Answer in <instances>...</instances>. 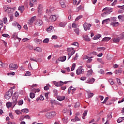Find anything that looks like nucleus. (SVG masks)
<instances>
[{
    "label": "nucleus",
    "mask_w": 124,
    "mask_h": 124,
    "mask_svg": "<svg viewBox=\"0 0 124 124\" xmlns=\"http://www.w3.org/2000/svg\"><path fill=\"white\" fill-rule=\"evenodd\" d=\"M84 39H85L86 41H90V39L89 38L88 35H85L84 37Z\"/></svg>",
    "instance_id": "ea45409f"
},
{
    "label": "nucleus",
    "mask_w": 124,
    "mask_h": 124,
    "mask_svg": "<svg viewBox=\"0 0 124 124\" xmlns=\"http://www.w3.org/2000/svg\"><path fill=\"white\" fill-rule=\"evenodd\" d=\"M75 66H76L75 63H73L72 67L71 68V71H73V70L75 69Z\"/></svg>",
    "instance_id": "49530a36"
},
{
    "label": "nucleus",
    "mask_w": 124,
    "mask_h": 124,
    "mask_svg": "<svg viewBox=\"0 0 124 124\" xmlns=\"http://www.w3.org/2000/svg\"><path fill=\"white\" fill-rule=\"evenodd\" d=\"M101 37V34H98L94 36L93 38V40H96L97 39H99Z\"/></svg>",
    "instance_id": "f3484780"
},
{
    "label": "nucleus",
    "mask_w": 124,
    "mask_h": 124,
    "mask_svg": "<svg viewBox=\"0 0 124 124\" xmlns=\"http://www.w3.org/2000/svg\"><path fill=\"white\" fill-rule=\"evenodd\" d=\"M116 74H119V73H122L123 72V70L120 69L115 71Z\"/></svg>",
    "instance_id": "c9c22d12"
},
{
    "label": "nucleus",
    "mask_w": 124,
    "mask_h": 124,
    "mask_svg": "<svg viewBox=\"0 0 124 124\" xmlns=\"http://www.w3.org/2000/svg\"><path fill=\"white\" fill-rule=\"evenodd\" d=\"M2 36H3V37H7V38H9V37H10V36H9V35H8V34H3L2 35Z\"/></svg>",
    "instance_id": "8fccbe9b"
},
{
    "label": "nucleus",
    "mask_w": 124,
    "mask_h": 124,
    "mask_svg": "<svg viewBox=\"0 0 124 124\" xmlns=\"http://www.w3.org/2000/svg\"><path fill=\"white\" fill-rule=\"evenodd\" d=\"M24 119H27L28 120H31V117L29 115H25L24 117Z\"/></svg>",
    "instance_id": "13d9d810"
},
{
    "label": "nucleus",
    "mask_w": 124,
    "mask_h": 124,
    "mask_svg": "<svg viewBox=\"0 0 124 124\" xmlns=\"http://www.w3.org/2000/svg\"><path fill=\"white\" fill-rule=\"evenodd\" d=\"M22 104H24V101H23V100H19L18 102V105L20 106Z\"/></svg>",
    "instance_id": "603ef678"
},
{
    "label": "nucleus",
    "mask_w": 124,
    "mask_h": 124,
    "mask_svg": "<svg viewBox=\"0 0 124 124\" xmlns=\"http://www.w3.org/2000/svg\"><path fill=\"white\" fill-rule=\"evenodd\" d=\"M54 85L56 87H62V86H63V82L60 81L59 82H55Z\"/></svg>",
    "instance_id": "1a4fd4ad"
},
{
    "label": "nucleus",
    "mask_w": 124,
    "mask_h": 124,
    "mask_svg": "<svg viewBox=\"0 0 124 124\" xmlns=\"http://www.w3.org/2000/svg\"><path fill=\"white\" fill-rule=\"evenodd\" d=\"M74 31L75 32H76V33H77V34L78 35L79 34V28H76L74 30Z\"/></svg>",
    "instance_id": "79ce46f5"
},
{
    "label": "nucleus",
    "mask_w": 124,
    "mask_h": 124,
    "mask_svg": "<svg viewBox=\"0 0 124 124\" xmlns=\"http://www.w3.org/2000/svg\"><path fill=\"white\" fill-rule=\"evenodd\" d=\"M66 22H62L60 23L59 26L61 27H65V26H66Z\"/></svg>",
    "instance_id": "5701e85b"
},
{
    "label": "nucleus",
    "mask_w": 124,
    "mask_h": 124,
    "mask_svg": "<svg viewBox=\"0 0 124 124\" xmlns=\"http://www.w3.org/2000/svg\"><path fill=\"white\" fill-rule=\"evenodd\" d=\"M93 93H90L88 94V98H91V97H93Z\"/></svg>",
    "instance_id": "864d4df0"
},
{
    "label": "nucleus",
    "mask_w": 124,
    "mask_h": 124,
    "mask_svg": "<svg viewBox=\"0 0 124 124\" xmlns=\"http://www.w3.org/2000/svg\"><path fill=\"white\" fill-rule=\"evenodd\" d=\"M91 24L85 22L83 25L84 31H90V29H91Z\"/></svg>",
    "instance_id": "39448f33"
},
{
    "label": "nucleus",
    "mask_w": 124,
    "mask_h": 124,
    "mask_svg": "<svg viewBox=\"0 0 124 124\" xmlns=\"http://www.w3.org/2000/svg\"><path fill=\"white\" fill-rule=\"evenodd\" d=\"M82 17L83 16H78L77 17V18L75 19V21H79V20H80V19H82Z\"/></svg>",
    "instance_id": "a19ab883"
},
{
    "label": "nucleus",
    "mask_w": 124,
    "mask_h": 124,
    "mask_svg": "<svg viewBox=\"0 0 124 124\" xmlns=\"http://www.w3.org/2000/svg\"><path fill=\"white\" fill-rule=\"evenodd\" d=\"M111 39V37H105L104 38L102 41H106V42H107V41H109V40H110Z\"/></svg>",
    "instance_id": "bb28decb"
},
{
    "label": "nucleus",
    "mask_w": 124,
    "mask_h": 124,
    "mask_svg": "<svg viewBox=\"0 0 124 124\" xmlns=\"http://www.w3.org/2000/svg\"><path fill=\"white\" fill-rule=\"evenodd\" d=\"M35 41L36 43H37V44H40L42 42L41 40H39L38 39H36L35 40Z\"/></svg>",
    "instance_id": "58836bf2"
},
{
    "label": "nucleus",
    "mask_w": 124,
    "mask_h": 124,
    "mask_svg": "<svg viewBox=\"0 0 124 124\" xmlns=\"http://www.w3.org/2000/svg\"><path fill=\"white\" fill-rule=\"evenodd\" d=\"M108 22H110V19L108 18L105 20H103L102 21V24H105V23H108Z\"/></svg>",
    "instance_id": "f704fd0d"
},
{
    "label": "nucleus",
    "mask_w": 124,
    "mask_h": 124,
    "mask_svg": "<svg viewBox=\"0 0 124 124\" xmlns=\"http://www.w3.org/2000/svg\"><path fill=\"white\" fill-rule=\"evenodd\" d=\"M44 99V97H43V96L42 95H41L40 96V97H38L36 99V101L37 102H38V101H39V100H43Z\"/></svg>",
    "instance_id": "aec40b11"
},
{
    "label": "nucleus",
    "mask_w": 124,
    "mask_h": 124,
    "mask_svg": "<svg viewBox=\"0 0 124 124\" xmlns=\"http://www.w3.org/2000/svg\"><path fill=\"white\" fill-rule=\"evenodd\" d=\"M4 9H5V12H7V13H11V12H13L15 9L14 8H11V7L6 6L4 7Z\"/></svg>",
    "instance_id": "20e7f679"
},
{
    "label": "nucleus",
    "mask_w": 124,
    "mask_h": 124,
    "mask_svg": "<svg viewBox=\"0 0 124 124\" xmlns=\"http://www.w3.org/2000/svg\"><path fill=\"white\" fill-rule=\"evenodd\" d=\"M74 50V48L73 47H69L67 49V51H68L69 53L73 52Z\"/></svg>",
    "instance_id": "393cba45"
},
{
    "label": "nucleus",
    "mask_w": 124,
    "mask_h": 124,
    "mask_svg": "<svg viewBox=\"0 0 124 124\" xmlns=\"http://www.w3.org/2000/svg\"><path fill=\"white\" fill-rule=\"evenodd\" d=\"M80 80L81 81H85L86 80H87V77H82L81 78H80Z\"/></svg>",
    "instance_id": "4d7b16f0"
},
{
    "label": "nucleus",
    "mask_w": 124,
    "mask_h": 124,
    "mask_svg": "<svg viewBox=\"0 0 124 124\" xmlns=\"http://www.w3.org/2000/svg\"><path fill=\"white\" fill-rule=\"evenodd\" d=\"M34 51H37V52H39L40 53L42 52V48L39 47H37L36 48L34 49Z\"/></svg>",
    "instance_id": "a878e982"
},
{
    "label": "nucleus",
    "mask_w": 124,
    "mask_h": 124,
    "mask_svg": "<svg viewBox=\"0 0 124 124\" xmlns=\"http://www.w3.org/2000/svg\"><path fill=\"white\" fill-rule=\"evenodd\" d=\"M55 116H56V112L54 111L47 112L46 114V117L47 118V119H52V118H54Z\"/></svg>",
    "instance_id": "f03ea898"
},
{
    "label": "nucleus",
    "mask_w": 124,
    "mask_h": 124,
    "mask_svg": "<svg viewBox=\"0 0 124 124\" xmlns=\"http://www.w3.org/2000/svg\"><path fill=\"white\" fill-rule=\"evenodd\" d=\"M43 24V22H42V20H40V19H38L35 21V25H36V26H42Z\"/></svg>",
    "instance_id": "9d476101"
},
{
    "label": "nucleus",
    "mask_w": 124,
    "mask_h": 124,
    "mask_svg": "<svg viewBox=\"0 0 124 124\" xmlns=\"http://www.w3.org/2000/svg\"><path fill=\"white\" fill-rule=\"evenodd\" d=\"M73 89V87L72 86H70L69 89H68V93H71V91H72L73 93V92H75V91H76V89Z\"/></svg>",
    "instance_id": "6ab92c4d"
},
{
    "label": "nucleus",
    "mask_w": 124,
    "mask_h": 124,
    "mask_svg": "<svg viewBox=\"0 0 124 124\" xmlns=\"http://www.w3.org/2000/svg\"><path fill=\"white\" fill-rule=\"evenodd\" d=\"M108 82L110 84V85H114V81H113V79H109Z\"/></svg>",
    "instance_id": "5fc2aeb1"
},
{
    "label": "nucleus",
    "mask_w": 124,
    "mask_h": 124,
    "mask_svg": "<svg viewBox=\"0 0 124 124\" xmlns=\"http://www.w3.org/2000/svg\"><path fill=\"white\" fill-rule=\"evenodd\" d=\"M50 87L51 86L50 85V84H47L44 87V89L45 90V91H48V90L50 89Z\"/></svg>",
    "instance_id": "b1692460"
},
{
    "label": "nucleus",
    "mask_w": 124,
    "mask_h": 124,
    "mask_svg": "<svg viewBox=\"0 0 124 124\" xmlns=\"http://www.w3.org/2000/svg\"><path fill=\"white\" fill-rule=\"evenodd\" d=\"M6 105L8 108H10V107H11V106H12L13 105H12V103L11 102H7L6 104Z\"/></svg>",
    "instance_id": "7c9ffc66"
},
{
    "label": "nucleus",
    "mask_w": 124,
    "mask_h": 124,
    "mask_svg": "<svg viewBox=\"0 0 124 124\" xmlns=\"http://www.w3.org/2000/svg\"><path fill=\"white\" fill-rule=\"evenodd\" d=\"M80 107V102H77L76 103L75 105L74 106V108H78Z\"/></svg>",
    "instance_id": "2f4dec72"
},
{
    "label": "nucleus",
    "mask_w": 124,
    "mask_h": 124,
    "mask_svg": "<svg viewBox=\"0 0 124 124\" xmlns=\"http://www.w3.org/2000/svg\"><path fill=\"white\" fill-rule=\"evenodd\" d=\"M35 18H36V16H33L28 21V24L30 25V26H31L32 24H33V22H34V20H35Z\"/></svg>",
    "instance_id": "6e6552de"
},
{
    "label": "nucleus",
    "mask_w": 124,
    "mask_h": 124,
    "mask_svg": "<svg viewBox=\"0 0 124 124\" xmlns=\"http://www.w3.org/2000/svg\"><path fill=\"white\" fill-rule=\"evenodd\" d=\"M53 93L54 96H57L58 95V90L56 89L53 90Z\"/></svg>",
    "instance_id": "4c0bfd02"
},
{
    "label": "nucleus",
    "mask_w": 124,
    "mask_h": 124,
    "mask_svg": "<svg viewBox=\"0 0 124 124\" xmlns=\"http://www.w3.org/2000/svg\"><path fill=\"white\" fill-rule=\"evenodd\" d=\"M85 70L83 69V66H79L77 69L76 71V73L77 75H81V74H83Z\"/></svg>",
    "instance_id": "7ed1b4c3"
},
{
    "label": "nucleus",
    "mask_w": 124,
    "mask_h": 124,
    "mask_svg": "<svg viewBox=\"0 0 124 124\" xmlns=\"http://www.w3.org/2000/svg\"><path fill=\"white\" fill-rule=\"evenodd\" d=\"M60 3L62 8H65L66 7V5H65V1L61 0Z\"/></svg>",
    "instance_id": "f8f14e48"
},
{
    "label": "nucleus",
    "mask_w": 124,
    "mask_h": 124,
    "mask_svg": "<svg viewBox=\"0 0 124 124\" xmlns=\"http://www.w3.org/2000/svg\"><path fill=\"white\" fill-rule=\"evenodd\" d=\"M3 20L4 24H6V23H7V18L4 17Z\"/></svg>",
    "instance_id": "69168bd1"
},
{
    "label": "nucleus",
    "mask_w": 124,
    "mask_h": 124,
    "mask_svg": "<svg viewBox=\"0 0 124 124\" xmlns=\"http://www.w3.org/2000/svg\"><path fill=\"white\" fill-rule=\"evenodd\" d=\"M117 83H118L119 85H122V82H121V79L120 78H116Z\"/></svg>",
    "instance_id": "052dcab7"
},
{
    "label": "nucleus",
    "mask_w": 124,
    "mask_h": 124,
    "mask_svg": "<svg viewBox=\"0 0 124 124\" xmlns=\"http://www.w3.org/2000/svg\"><path fill=\"white\" fill-rule=\"evenodd\" d=\"M75 52H76V51H73L71 53H68V60H69V59H70V58H71V56H73V55H74V54H75Z\"/></svg>",
    "instance_id": "4be33fe9"
},
{
    "label": "nucleus",
    "mask_w": 124,
    "mask_h": 124,
    "mask_svg": "<svg viewBox=\"0 0 124 124\" xmlns=\"http://www.w3.org/2000/svg\"><path fill=\"white\" fill-rule=\"evenodd\" d=\"M21 111L23 113H29V112H30V110H29V109L28 108L23 109Z\"/></svg>",
    "instance_id": "473e14b6"
},
{
    "label": "nucleus",
    "mask_w": 124,
    "mask_h": 124,
    "mask_svg": "<svg viewBox=\"0 0 124 124\" xmlns=\"http://www.w3.org/2000/svg\"><path fill=\"white\" fill-rule=\"evenodd\" d=\"M109 99V97H107L104 99V100L102 102L103 104H104V103H106V101Z\"/></svg>",
    "instance_id": "c03bdc74"
},
{
    "label": "nucleus",
    "mask_w": 124,
    "mask_h": 124,
    "mask_svg": "<svg viewBox=\"0 0 124 124\" xmlns=\"http://www.w3.org/2000/svg\"><path fill=\"white\" fill-rule=\"evenodd\" d=\"M123 122V118L122 117H119V119L117 120V122L118 123H122Z\"/></svg>",
    "instance_id": "3c124183"
},
{
    "label": "nucleus",
    "mask_w": 124,
    "mask_h": 124,
    "mask_svg": "<svg viewBox=\"0 0 124 124\" xmlns=\"http://www.w3.org/2000/svg\"><path fill=\"white\" fill-rule=\"evenodd\" d=\"M103 11H105L102 13L101 16L102 17H106L107 15L110 14L112 11V9H110L108 7H106L103 9Z\"/></svg>",
    "instance_id": "f257e3e1"
},
{
    "label": "nucleus",
    "mask_w": 124,
    "mask_h": 124,
    "mask_svg": "<svg viewBox=\"0 0 124 124\" xmlns=\"http://www.w3.org/2000/svg\"><path fill=\"white\" fill-rule=\"evenodd\" d=\"M110 25L113 26V27H118V26H119V22H117L116 21H114L113 19H112Z\"/></svg>",
    "instance_id": "9b49d317"
},
{
    "label": "nucleus",
    "mask_w": 124,
    "mask_h": 124,
    "mask_svg": "<svg viewBox=\"0 0 124 124\" xmlns=\"http://www.w3.org/2000/svg\"><path fill=\"white\" fill-rule=\"evenodd\" d=\"M9 68L11 70H15V69H17L18 68V65H17V64L11 63L9 65Z\"/></svg>",
    "instance_id": "423d86ee"
},
{
    "label": "nucleus",
    "mask_w": 124,
    "mask_h": 124,
    "mask_svg": "<svg viewBox=\"0 0 124 124\" xmlns=\"http://www.w3.org/2000/svg\"><path fill=\"white\" fill-rule=\"evenodd\" d=\"M81 9H82V6L80 5L77 8L76 11H77V12H78V11L81 10Z\"/></svg>",
    "instance_id": "0e129e2a"
},
{
    "label": "nucleus",
    "mask_w": 124,
    "mask_h": 124,
    "mask_svg": "<svg viewBox=\"0 0 124 124\" xmlns=\"http://www.w3.org/2000/svg\"><path fill=\"white\" fill-rule=\"evenodd\" d=\"M30 97L32 99L34 98L35 97V94L33 93H30Z\"/></svg>",
    "instance_id": "c756f323"
},
{
    "label": "nucleus",
    "mask_w": 124,
    "mask_h": 124,
    "mask_svg": "<svg viewBox=\"0 0 124 124\" xmlns=\"http://www.w3.org/2000/svg\"><path fill=\"white\" fill-rule=\"evenodd\" d=\"M118 19H119V20H123V19H124V16L122 15H120V16H118Z\"/></svg>",
    "instance_id": "680f3d73"
},
{
    "label": "nucleus",
    "mask_w": 124,
    "mask_h": 124,
    "mask_svg": "<svg viewBox=\"0 0 124 124\" xmlns=\"http://www.w3.org/2000/svg\"><path fill=\"white\" fill-rule=\"evenodd\" d=\"M12 92L9 91L8 92H6L4 95V97L6 99H9L11 96H12Z\"/></svg>",
    "instance_id": "0eeeda50"
},
{
    "label": "nucleus",
    "mask_w": 124,
    "mask_h": 124,
    "mask_svg": "<svg viewBox=\"0 0 124 124\" xmlns=\"http://www.w3.org/2000/svg\"><path fill=\"white\" fill-rule=\"evenodd\" d=\"M106 49L105 47H98V51H101V50H103V51H104Z\"/></svg>",
    "instance_id": "e2e57ef3"
},
{
    "label": "nucleus",
    "mask_w": 124,
    "mask_h": 124,
    "mask_svg": "<svg viewBox=\"0 0 124 124\" xmlns=\"http://www.w3.org/2000/svg\"><path fill=\"white\" fill-rule=\"evenodd\" d=\"M49 42V39L46 38L43 40V43H48Z\"/></svg>",
    "instance_id": "09e8293b"
},
{
    "label": "nucleus",
    "mask_w": 124,
    "mask_h": 124,
    "mask_svg": "<svg viewBox=\"0 0 124 124\" xmlns=\"http://www.w3.org/2000/svg\"><path fill=\"white\" fill-rule=\"evenodd\" d=\"M66 60V56H65L61 57L58 59V60L60 62H65Z\"/></svg>",
    "instance_id": "2eb2a0df"
},
{
    "label": "nucleus",
    "mask_w": 124,
    "mask_h": 124,
    "mask_svg": "<svg viewBox=\"0 0 124 124\" xmlns=\"http://www.w3.org/2000/svg\"><path fill=\"white\" fill-rule=\"evenodd\" d=\"M49 20H50L51 22H55V21L57 20V16L56 15H52L50 16Z\"/></svg>",
    "instance_id": "ddd939ff"
},
{
    "label": "nucleus",
    "mask_w": 124,
    "mask_h": 124,
    "mask_svg": "<svg viewBox=\"0 0 124 124\" xmlns=\"http://www.w3.org/2000/svg\"><path fill=\"white\" fill-rule=\"evenodd\" d=\"M93 74V70H89L88 71L87 76H90Z\"/></svg>",
    "instance_id": "72a5a7b5"
},
{
    "label": "nucleus",
    "mask_w": 124,
    "mask_h": 124,
    "mask_svg": "<svg viewBox=\"0 0 124 124\" xmlns=\"http://www.w3.org/2000/svg\"><path fill=\"white\" fill-rule=\"evenodd\" d=\"M95 80V79H94V78H90L89 80H87L86 81V83H87L88 84H89L90 83H93V82H94Z\"/></svg>",
    "instance_id": "412c9836"
},
{
    "label": "nucleus",
    "mask_w": 124,
    "mask_h": 124,
    "mask_svg": "<svg viewBox=\"0 0 124 124\" xmlns=\"http://www.w3.org/2000/svg\"><path fill=\"white\" fill-rule=\"evenodd\" d=\"M24 6H20L18 7V10L21 11V13L24 12Z\"/></svg>",
    "instance_id": "cd10ccee"
},
{
    "label": "nucleus",
    "mask_w": 124,
    "mask_h": 124,
    "mask_svg": "<svg viewBox=\"0 0 124 124\" xmlns=\"http://www.w3.org/2000/svg\"><path fill=\"white\" fill-rule=\"evenodd\" d=\"M78 26V25H77V24H76V23H73L72 24V28H77Z\"/></svg>",
    "instance_id": "bf43d9fd"
},
{
    "label": "nucleus",
    "mask_w": 124,
    "mask_h": 124,
    "mask_svg": "<svg viewBox=\"0 0 124 124\" xmlns=\"http://www.w3.org/2000/svg\"><path fill=\"white\" fill-rule=\"evenodd\" d=\"M120 39H124V32L120 35Z\"/></svg>",
    "instance_id": "338daca9"
},
{
    "label": "nucleus",
    "mask_w": 124,
    "mask_h": 124,
    "mask_svg": "<svg viewBox=\"0 0 124 124\" xmlns=\"http://www.w3.org/2000/svg\"><path fill=\"white\" fill-rule=\"evenodd\" d=\"M62 121L64 124H67V117H64L63 118Z\"/></svg>",
    "instance_id": "37998d69"
},
{
    "label": "nucleus",
    "mask_w": 124,
    "mask_h": 124,
    "mask_svg": "<svg viewBox=\"0 0 124 124\" xmlns=\"http://www.w3.org/2000/svg\"><path fill=\"white\" fill-rule=\"evenodd\" d=\"M52 30H53V26H51L49 28H47L46 31L50 32Z\"/></svg>",
    "instance_id": "e433bc0d"
},
{
    "label": "nucleus",
    "mask_w": 124,
    "mask_h": 124,
    "mask_svg": "<svg viewBox=\"0 0 124 124\" xmlns=\"http://www.w3.org/2000/svg\"><path fill=\"white\" fill-rule=\"evenodd\" d=\"M38 11H41L42 10V5L40 4L38 6Z\"/></svg>",
    "instance_id": "a18cd8bd"
},
{
    "label": "nucleus",
    "mask_w": 124,
    "mask_h": 124,
    "mask_svg": "<svg viewBox=\"0 0 124 124\" xmlns=\"http://www.w3.org/2000/svg\"><path fill=\"white\" fill-rule=\"evenodd\" d=\"M65 99V96H58L57 97V100L59 101H62V100H64Z\"/></svg>",
    "instance_id": "dca6fc26"
},
{
    "label": "nucleus",
    "mask_w": 124,
    "mask_h": 124,
    "mask_svg": "<svg viewBox=\"0 0 124 124\" xmlns=\"http://www.w3.org/2000/svg\"><path fill=\"white\" fill-rule=\"evenodd\" d=\"M49 93H50V92H47V93H45V96H46V99H49L48 95H49Z\"/></svg>",
    "instance_id": "de8ad7c7"
},
{
    "label": "nucleus",
    "mask_w": 124,
    "mask_h": 124,
    "mask_svg": "<svg viewBox=\"0 0 124 124\" xmlns=\"http://www.w3.org/2000/svg\"><path fill=\"white\" fill-rule=\"evenodd\" d=\"M87 114H88V110H84L82 114V119H83V120H85V119H86V116H87Z\"/></svg>",
    "instance_id": "a211bd4d"
},
{
    "label": "nucleus",
    "mask_w": 124,
    "mask_h": 124,
    "mask_svg": "<svg viewBox=\"0 0 124 124\" xmlns=\"http://www.w3.org/2000/svg\"><path fill=\"white\" fill-rule=\"evenodd\" d=\"M62 112L64 114H65L68 113V110H67V108H64Z\"/></svg>",
    "instance_id": "6e6d98bb"
},
{
    "label": "nucleus",
    "mask_w": 124,
    "mask_h": 124,
    "mask_svg": "<svg viewBox=\"0 0 124 124\" xmlns=\"http://www.w3.org/2000/svg\"><path fill=\"white\" fill-rule=\"evenodd\" d=\"M17 104V98L16 97H14L12 99V104L14 105V107Z\"/></svg>",
    "instance_id": "4468645a"
},
{
    "label": "nucleus",
    "mask_w": 124,
    "mask_h": 124,
    "mask_svg": "<svg viewBox=\"0 0 124 124\" xmlns=\"http://www.w3.org/2000/svg\"><path fill=\"white\" fill-rule=\"evenodd\" d=\"M113 41L114 43H118V42H120V39L119 38H114Z\"/></svg>",
    "instance_id": "c85d7f7f"
},
{
    "label": "nucleus",
    "mask_w": 124,
    "mask_h": 124,
    "mask_svg": "<svg viewBox=\"0 0 124 124\" xmlns=\"http://www.w3.org/2000/svg\"><path fill=\"white\" fill-rule=\"evenodd\" d=\"M57 38H58V36H57L56 35H53L51 37L52 39H57Z\"/></svg>",
    "instance_id": "774afa93"
}]
</instances>
